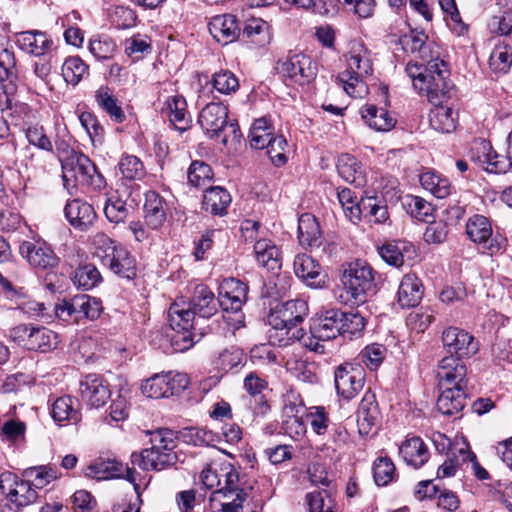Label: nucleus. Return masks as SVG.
I'll list each match as a JSON object with an SVG mask.
<instances>
[{
  "label": "nucleus",
  "mask_w": 512,
  "mask_h": 512,
  "mask_svg": "<svg viewBox=\"0 0 512 512\" xmlns=\"http://www.w3.org/2000/svg\"><path fill=\"white\" fill-rule=\"evenodd\" d=\"M334 382L338 395L351 400L363 389L365 372L358 364L344 363L336 368Z\"/></svg>",
  "instance_id": "dca6fc26"
},
{
  "label": "nucleus",
  "mask_w": 512,
  "mask_h": 512,
  "mask_svg": "<svg viewBox=\"0 0 512 512\" xmlns=\"http://www.w3.org/2000/svg\"><path fill=\"white\" fill-rule=\"evenodd\" d=\"M24 478H27L33 488L42 489L58 478L57 471L50 466L30 467L24 470Z\"/></svg>",
  "instance_id": "864d4df0"
},
{
  "label": "nucleus",
  "mask_w": 512,
  "mask_h": 512,
  "mask_svg": "<svg viewBox=\"0 0 512 512\" xmlns=\"http://www.w3.org/2000/svg\"><path fill=\"white\" fill-rule=\"evenodd\" d=\"M464 388V384L440 387L442 392L437 400L438 410L444 415L460 412L466 404Z\"/></svg>",
  "instance_id": "c756f323"
},
{
  "label": "nucleus",
  "mask_w": 512,
  "mask_h": 512,
  "mask_svg": "<svg viewBox=\"0 0 512 512\" xmlns=\"http://www.w3.org/2000/svg\"><path fill=\"white\" fill-rule=\"evenodd\" d=\"M189 304L198 317L210 318L217 313L220 300L215 298L214 293L206 285L199 284L195 287Z\"/></svg>",
  "instance_id": "7c9ffc66"
},
{
  "label": "nucleus",
  "mask_w": 512,
  "mask_h": 512,
  "mask_svg": "<svg viewBox=\"0 0 512 512\" xmlns=\"http://www.w3.org/2000/svg\"><path fill=\"white\" fill-rule=\"evenodd\" d=\"M465 376V365L453 355L442 358L436 369L439 387L463 384Z\"/></svg>",
  "instance_id": "a878e982"
},
{
  "label": "nucleus",
  "mask_w": 512,
  "mask_h": 512,
  "mask_svg": "<svg viewBox=\"0 0 512 512\" xmlns=\"http://www.w3.org/2000/svg\"><path fill=\"white\" fill-rule=\"evenodd\" d=\"M80 394L84 402L94 408L106 404L111 392L109 385L103 376L99 374H88L80 382Z\"/></svg>",
  "instance_id": "6ab92c4d"
},
{
  "label": "nucleus",
  "mask_w": 512,
  "mask_h": 512,
  "mask_svg": "<svg viewBox=\"0 0 512 512\" xmlns=\"http://www.w3.org/2000/svg\"><path fill=\"white\" fill-rule=\"evenodd\" d=\"M450 97V92L437 103H432L435 107L430 110L429 123L432 129L441 133H451L456 129L458 121V112L451 107L442 105L444 99Z\"/></svg>",
  "instance_id": "cd10ccee"
},
{
  "label": "nucleus",
  "mask_w": 512,
  "mask_h": 512,
  "mask_svg": "<svg viewBox=\"0 0 512 512\" xmlns=\"http://www.w3.org/2000/svg\"><path fill=\"white\" fill-rule=\"evenodd\" d=\"M337 170L339 175L348 183L356 187L366 185V173L362 164L350 154H342L337 160Z\"/></svg>",
  "instance_id": "72a5a7b5"
},
{
  "label": "nucleus",
  "mask_w": 512,
  "mask_h": 512,
  "mask_svg": "<svg viewBox=\"0 0 512 512\" xmlns=\"http://www.w3.org/2000/svg\"><path fill=\"white\" fill-rule=\"evenodd\" d=\"M470 160L479 168L495 174H502L509 171V161L506 158H500L489 141L485 139H476L473 141L470 151Z\"/></svg>",
  "instance_id": "f3484780"
},
{
  "label": "nucleus",
  "mask_w": 512,
  "mask_h": 512,
  "mask_svg": "<svg viewBox=\"0 0 512 512\" xmlns=\"http://www.w3.org/2000/svg\"><path fill=\"white\" fill-rule=\"evenodd\" d=\"M145 224L153 230L163 226L167 218V203L165 199L155 191L145 193L143 205Z\"/></svg>",
  "instance_id": "b1692460"
},
{
  "label": "nucleus",
  "mask_w": 512,
  "mask_h": 512,
  "mask_svg": "<svg viewBox=\"0 0 512 512\" xmlns=\"http://www.w3.org/2000/svg\"><path fill=\"white\" fill-rule=\"evenodd\" d=\"M216 464L207 465L201 472L202 484L213 489L221 485L224 478V486L212 492L209 499L211 512H255L244 505L247 492L238 471L231 464H222L219 469Z\"/></svg>",
  "instance_id": "f257e3e1"
},
{
  "label": "nucleus",
  "mask_w": 512,
  "mask_h": 512,
  "mask_svg": "<svg viewBox=\"0 0 512 512\" xmlns=\"http://www.w3.org/2000/svg\"><path fill=\"white\" fill-rule=\"evenodd\" d=\"M343 311L339 309H328L312 319L311 332L322 340L334 339L341 334L340 322Z\"/></svg>",
  "instance_id": "4be33fe9"
},
{
  "label": "nucleus",
  "mask_w": 512,
  "mask_h": 512,
  "mask_svg": "<svg viewBox=\"0 0 512 512\" xmlns=\"http://www.w3.org/2000/svg\"><path fill=\"white\" fill-rule=\"evenodd\" d=\"M374 292V271L369 264L356 260L344 266L337 295L340 302L358 306L364 304Z\"/></svg>",
  "instance_id": "39448f33"
},
{
  "label": "nucleus",
  "mask_w": 512,
  "mask_h": 512,
  "mask_svg": "<svg viewBox=\"0 0 512 512\" xmlns=\"http://www.w3.org/2000/svg\"><path fill=\"white\" fill-rule=\"evenodd\" d=\"M308 313V306L304 300L296 299L277 305L268 315V323L275 330L284 331L287 337L286 345L292 338L293 331L300 330L297 325L301 323Z\"/></svg>",
  "instance_id": "9b49d317"
},
{
  "label": "nucleus",
  "mask_w": 512,
  "mask_h": 512,
  "mask_svg": "<svg viewBox=\"0 0 512 512\" xmlns=\"http://www.w3.org/2000/svg\"><path fill=\"white\" fill-rule=\"evenodd\" d=\"M295 275L310 287H321L324 275L320 264L308 254H298L293 262Z\"/></svg>",
  "instance_id": "5701e85b"
},
{
  "label": "nucleus",
  "mask_w": 512,
  "mask_h": 512,
  "mask_svg": "<svg viewBox=\"0 0 512 512\" xmlns=\"http://www.w3.org/2000/svg\"><path fill=\"white\" fill-rule=\"evenodd\" d=\"M18 251L32 268L40 271L51 270L59 263L51 246L42 239L23 241Z\"/></svg>",
  "instance_id": "4468645a"
},
{
  "label": "nucleus",
  "mask_w": 512,
  "mask_h": 512,
  "mask_svg": "<svg viewBox=\"0 0 512 512\" xmlns=\"http://www.w3.org/2000/svg\"><path fill=\"white\" fill-rule=\"evenodd\" d=\"M16 44L25 53L41 57L52 51L54 42L52 38L40 30H28L16 34Z\"/></svg>",
  "instance_id": "aec40b11"
},
{
  "label": "nucleus",
  "mask_w": 512,
  "mask_h": 512,
  "mask_svg": "<svg viewBox=\"0 0 512 512\" xmlns=\"http://www.w3.org/2000/svg\"><path fill=\"white\" fill-rule=\"evenodd\" d=\"M406 73L420 93H425L429 102L437 103L451 90L447 64L438 58L427 59V65L408 62Z\"/></svg>",
  "instance_id": "20e7f679"
},
{
  "label": "nucleus",
  "mask_w": 512,
  "mask_h": 512,
  "mask_svg": "<svg viewBox=\"0 0 512 512\" xmlns=\"http://www.w3.org/2000/svg\"><path fill=\"white\" fill-rule=\"evenodd\" d=\"M64 213L70 224L82 231L87 230L96 218L92 205L79 199L68 202Z\"/></svg>",
  "instance_id": "c85d7f7f"
},
{
  "label": "nucleus",
  "mask_w": 512,
  "mask_h": 512,
  "mask_svg": "<svg viewBox=\"0 0 512 512\" xmlns=\"http://www.w3.org/2000/svg\"><path fill=\"white\" fill-rule=\"evenodd\" d=\"M246 356L242 349L237 346H230L223 349L215 360L216 367L224 372H228L239 366H243Z\"/></svg>",
  "instance_id": "3c124183"
},
{
  "label": "nucleus",
  "mask_w": 512,
  "mask_h": 512,
  "mask_svg": "<svg viewBox=\"0 0 512 512\" xmlns=\"http://www.w3.org/2000/svg\"><path fill=\"white\" fill-rule=\"evenodd\" d=\"M250 145L254 149H266L271 161L275 166H282L286 163L285 148L286 139L280 135L275 136L272 128L265 118L254 121L249 132Z\"/></svg>",
  "instance_id": "1a4fd4ad"
},
{
  "label": "nucleus",
  "mask_w": 512,
  "mask_h": 512,
  "mask_svg": "<svg viewBox=\"0 0 512 512\" xmlns=\"http://www.w3.org/2000/svg\"><path fill=\"white\" fill-rule=\"evenodd\" d=\"M212 85L218 92L229 95L238 90L239 81L231 71L222 70L213 75Z\"/></svg>",
  "instance_id": "69168bd1"
},
{
  "label": "nucleus",
  "mask_w": 512,
  "mask_h": 512,
  "mask_svg": "<svg viewBox=\"0 0 512 512\" xmlns=\"http://www.w3.org/2000/svg\"><path fill=\"white\" fill-rule=\"evenodd\" d=\"M164 373L154 374L141 384L142 393L148 398H168V388Z\"/></svg>",
  "instance_id": "4d7b16f0"
},
{
  "label": "nucleus",
  "mask_w": 512,
  "mask_h": 512,
  "mask_svg": "<svg viewBox=\"0 0 512 512\" xmlns=\"http://www.w3.org/2000/svg\"><path fill=\"white\" fill-rule=\"evenodd\" d=\"M298 239L302 246L316 249L322 244V234L316 217L304 213L298 220Z\"/></svg>",
  "instance_id": "473e14b6"
},
{
  "label": "nucleus",
  "mask_w": 512,
  "mask_h": 512,
  "mask_svg": "<svg viewBox=\"0 0 512 512\" xmlns=\"http://www.w3.org/2000/svg\"><path fill=\"white\" fill-rule=\"evenodd\" d=\"M169 322L170 326L174 331L180 330H194L195 317L198 316L191 305L187 309L179 308L177 303H174L169 308Z\"/></svg>",
  "instance_id": "49530a36"
},
{
  "label": "nucleus",
  "mask_w": 512,
  "mask_h": 512,
  "mask_svg": "<svg viewBox=\"0 0 512 512\" xmlns=\"http://www.w3.org/2000/svg\"><path fill=\"white\" fill-rule=\"evenodd\" d=\"M442 342L447 351L457 358L470 357L478 351V343L465 330L449 327L442 333Z\"/></svg>",
  "instance_id": "a211bd4d"
},
{
  "label": "nucleus",
  "mask_w": 512,
  "mask_h": 512,
  "mask_svg": "<svg viewBox=\"0 0 512 512\" xmlns=\"http://www.w3.org/2000/svg\"><path fill=\"white\" fill-rule=\"evenodd\" d=\"M489 65L498 73H507L512 65V48L508 45H497L493 49Z\"/></svg>",
  "instance_id": "13d9d810"
},
{
  "label": "nucleus",
  "mask_w": 512,
  "mask_h": 512,
  "mask_svg": "<svg viewBox=\"0 0 512 512\" xmlns=\"http://www.w3.org/2000/svg\"><path fill=\"white\" fill-rule=\"evenodd\" d=\"M346 69L339 73L338 80L344 91L353 98H362L368 93L365 78L373 73L372 52L362 41L352 40L344 54Z\"/></svg>",
  "instance_id": "7ed1b4c3"
},
{
  "label": "nucleus",
  "mask_w": 512,
  "mask_h": 512,
  "mask_svg": "<svg viewBox=\"0 0 512 512\" xmlns=\"http://www.w3.org/2000/svg\"><path fill=\"white\" fill-rule=\"evenodd\" d=\"M72 281L77 287L89 290L102 281V276L96 266L89 263L76 269Z\"/></svg>",
  "instance_id": "6e6d98bb"
},
{
  "label": "nucleus",
  "mask_w": 512,
  "mask_h": 512,
  "mask_svg": "<svg viewBox=\"0 0 512 512\" xmlns=\"http://www.w3.org/2000/svg\"><path fill=\"white\" fill-rule=\"evenodd\" d=\"M58 343V335L55 332L44 326L33 325L31 351L45 353L55 349Z\"/></svg>",
  "instance_id": "8fccbe9b"
},
{
  "label": "nucleus",
  "mask_w": 512,
  "mask_h": 512,
  "mask_svg": "<svg viewBox=\"0 0 512 512\" xmlns=\"http://www.w3.org/2000/svg\"><path fill=\"white\" fill-rule=\"evenodd\" d=\"M247 291L248 287L240 280H224L219 288L220 306L226 311L238 312L247 299Z\"/></svg>",
  "instance_id": "412c9836"
},
{
  "label": "nucleus",
  "mask_w": 512,
  "mask_h": 512,
  "mask_svg": "<svg viewBox=\"0 0 512 512\" xmlns=\"http://www.w3.org/2000/svg\"><path fill=\"white\" fill-rule=\"evenodd\" d=\"M102 310L103 307L99 299L82 294L56 305L55 314L65 322H79L83 319H97Z\"/></svg>",
  "instance_id": "f8f14e48"
},
{
  "label": "nucleus",
  "mask_w": 512,
  "mask_h": 512,
  "mask_svg": "<svg viewBox=\"0 0 512 512\" xmlns=\"http://www.w3.org/2000/svg\"><path fill=\"white\" fill-rule=\"evenodd\" d=\"M63 185L72 193V189L88 186L101 189L105 186L103 176L97 171L95 164L83 153L71 151L61 159Z\"/></svg>",
  "instance_id": "423d86ee"
},
{
  "label": "nucleus",
  "mask_w": 512,
  "mask_h": 512,
  "mask_svg": "<svg viewBox=\"0 0 512 512\" xmlns=\"http://www.w3.org/2000/svg\"><path fill=\"white\" fill-rule=\"evenodd\" d=\"M95 100L99 108L107 113L112 121L122 123L126 119L125 113L118 104L117 98L108 87L101 86L95 92Z\"/></svg>",
  "instance_id": "79ce46f5"
},
{
  "label": "nucleus",
  "mask_w": 512,
  "mask_h": 512,
  "mask_svg": "<svg viewBox=\"0 0 512 512\" xmlns=\"http://www.w3.org/2000/svg\"><path fill=\"white\" fill-rule=\"evenodd\" d=\"M77 401L69 396L59 397L52 404L51 416L54 421L62 423L65 421L77 422L80 419L79 412L75 406Z\"/></svg>",
  "instance_id": "de8ad7c7"
},
{
  "label": "nucleus",
  "mask_w": 512,
  "mask_h": 512,
  "mask_svg": "<svg viewBox=\"0 0 512 512\" xmlns=\"http://www.w3.org/2000/svg\"><path fill=\"white\" fill-rule=\"evenodd\" d=\"M466 235L484 253L489 255L497 254L507 246L506 237L498 232L493 233L490 220L480 214H475L468 218Z\"/></svg>",
  "instance_id": "9d476101"
},
{
  "label": "nucleus",
  "mask_w": 512,
  "mask_h": 512,
  "mask_svg": "<svg viewBox=\"0 0 512 512\" xmlns=\"http://www.w3.org/2000/svg\"><path fill=\"white\" fill-rule=\"evenodd\" d=\"M209 31L213 38L223 45L234 42L240 35L238 21L231 14L214 16L209 22Z\"/></svg>",
  "instance_id": "393cba45"
},
{
  "label": "nucleus",
  "mask_w": 512,
  "mask_h": 512,
  "mask_svg": "<svg viewBox=\"0 0 512 512\" xmlns=\"http://www.w3.org/2000/svg\"><path fill=\"white\" fill-rule=\"evenodd\" d=\"M115 50L116 44L109 37H95L90 40L89 51L98 60L112 58Z\"/></svg>",
  "instance_id": "338daca9"
},
{
  "label": "nucleus",
  "mask_w": 512,
  "mask_h": 512,
  "mask_svg": "<svg viewBox=\"0 0 512 512\" xmlns=\"http://www.w3.org/2000/svg\"><path fill=\"white\" fill-rule=\"evenodd\" d=\"M198 123L209 137H221L226 145L229 141H236L240 137L237 123H228V108L222 103H209L200 112Z\"/></svg>",
  "instance_id": "6e6552de"
},
{
  "label": "nucleus",
  "mask_w": 512,
  "mask_h": 512,
  "mask_svg": "<svg viewBox=\"0 0 512 512\" xmlns=\"http://www.w3.org/2000/svg\"><path fill=\"white\" fill-rule=\"evenodd\" d=\"M0 490L18 508L34 503L38 497L37 491L27 478L19 479L11 472L0 474Z\"/></svg>",
  "instance_id": "2eb2a0df"
},
{
  "label": "nucleus",
  "mask_w": 512,
  "mask_h": 512,
  "mask_svg": "<svg viewBox=\"0 0 512 512\" xmlns=\"http://www.w3.org/2000/svg\"><path fill=\"white\" fill-rule=\"evenodd\" d=\"M168 118L175 129L180 132L187 131L191 126V116L187 112V103L183 96L175 95L166 102Z\"/></svg>",
  "instance_id": "ea45409f"
},
{
  "label": "nucleus",
  "mask_w": 512,
  "mask_h": 512,
  "mask_svg": "<svg viewBox=\"0 0 512 512\" xmlns=\"http://www.w3.org/2000/svg\"><path fill=\"white\" fill-rule=\"evenodd\" d=\"M95 256L114 274L127 279L136 276V262L130 252L105 234L94 238Z\"/></svg>",
  "instance_id": "0eeeda50"
},
{
  "label": "nucleus",
  "mask_w": 512,
  "mask_h": 512,
  "mask_svg": "<svg viewBox=\"0 0 512 512\" xmlns=\"http://www.w3.org/2000/svg\"><path fill=\"white\" fill-rule=\"evenodd\" d=\"M395 466L390 458L379 457L373 465V476L378 486H385L393 481Z\"/></svg>",
  "instance_id": "680f3d73"
},
{
  "label": "nucleus",
  "mask_w": 512,
  "mask_h": 512,
  "mask_svg": "<svg viewBox=\"0 0 512 512\" xmlns=\"http://www.w3.org/2000/svg\"><path fill=\"white\" fill-rule=\"evenodd\" d=\"M104 213L110 222L121 223L128 217L129 211L125 201L118 196H110L105 201Z\"/></svg>",
  "instance_id": "e2e57ef3"
},
{
  "label": "nucleus",
  "mask_w": 512,
  "mask_h": 512,
  "mask_svg": "<svg viewBox=\"0 0 512 512\" xmlns=\"http://www.w3.org/2000/svg\"><path fill=\"white\" fill-rule=\"evenodd\" d=\"M415 248L405 241H394L386 243L379 248V255L389 265L400 267L406 259H412Z\"/></svg>",
  "instance_id": "e433bc0d"
},
{
  "label": "nucleus",
  "mask_w": 512,
  "mask_h": 512,
  "mask_svg": "<svg viewBox=\"0 0 512 512\" xmlns=\"http://www.w3.org/2000/svg\"><path fill=\"white\" fill-rule=\"evenodd\" d=\"M243 37L257 47H265L271 41L270 25L259 18H252L245 23Z\"/></svg>",
  "instance_id": "37998d69"
},
{
  "label": "nucleus",
  "mask_w": 512,
  "mask_h": 512,
  "mask_svg": "<svg viewBox=\"0 0 512 512\" xmlns=\"http://www.w3.org/2000/svg\"><path fill=\"white\" fill-rule=\"evenodd\" d=\"M380 419L375 394L366 391L357 410V425L360 434L367 435Z\"/></svg>",
  "instance_id": "bb28decb"
},
{
  "label": "nucleus",
  "mask_w": 512,
  "mask_h": 512,
  "mask_svg": "<svg viewBox=\"0 0 512 512\" xmlns=\"http://www.w3.org/2000/svg\"><path fill=\"white\" fill-rule=\"evenodd\" d=\"M231 200L226 189L220 186L210 187L204 192L202 208L212 215L223 216L227 213Z\"/></svg>",
  "instance_id": "4c0bfd02"
},
{
  "label": "nucleus",
  "mask_w": 512,
  "mask_h": 512,
  "mask_svg": "<svg viewBox=\"0 0 512 512\" xmlns=\"http://www.w3.org/2000/svg\"><path fill=\"white\" fill-rule=\"evenodd\" d=\"M338 200L346 215L352 222L360 220L362 214V200L356 201L355 193L349 188H343L337 192Z\"/></svg>",
  "instance_id": "bf43d9fd"
},
{
  "label": "nucleus",
  "mask_w": 512,
  "mask_h": 512,
  "mask_svg": "<svg viewBox=\"0 0 512 512\" xmlns=\"http://www.w3.org/2000/svg\"><path fill=\"white\" fill-rule=\"evenodd\" d=\"M277 69L286 80L299 85L310 83L317 74V64L301 52L289 54L278 63Z\"/></svg>",
  "instance_id": "ddd939ff"
},
{
  "label": "nucleus",
  "mask_w": 512,
  "mask_h": 512,
  "mask_svg": "<svg viewBox=\"0 0 512 512\" xmlns=\"http://www.w3.org/2000/svg\"><path fill=\"white\" fill-rule=\"evenodd\" d=\"M86 477L94 479H110L123 476L126 479V468L116 460L98 459L83 470Z\"/></svg>",
  "instance_id": "58836bf2"
},
{
  "label": "nucleus",
  "mask_w": 512,
  "mask_h": 512,
  "mask_svg": "<svg viewBox=\"0 0 512 512\" xmlns=\"http://www.w3.org/2000/svg\"><path fill=\"white\" fill-rule=\"evenodd\" d=\"M64 80L71 85H77L88 75V66L78 56L69 57L62 65Z\"/></svg>",
  "instance_id": "5fc2aeb1"
},
{
  "label": "nucleus",
  "mask_w": 512,
  "mask_h": 512,
  "mask_svg": "<svg viewBox=\"0 0 512 512\" xmlns=\"http://www.w3.org/2000/svg\"><path fill=\"white\" fill-rule=\"evenodd\" d=\"M365 327V318L359 312H343L340 322V335H356Z\"/></svg>",
  "instance_id": "774afa93"
},
{
  "label": "nucleus",
  "mask_w": 512,
  "mask_h": 512,
  "mask_svg": "<svg viewBox=\"0 0 512 512\" xmlns=\"http://www.w3.org/2000/svg\"><path fill=\"white\" fill-rule=\"evenodd\" d=\"M119 170L124 178L128 180H140L145 175L141 160L133 155L122 157L119 163Z\"/></svg>",
  "instance_id": "0e129e2a"
},
{
  "label": "nucleus",
  "mask_w": 512,
  "mask_h": 512,
  "mask_svg": "<svg viewBox=\"0 0 512 512\" xmlns=\"http://www.w3.org/2000/svg\"><path fill=\"white\" fill-rule=\"evenodd\" d=\"M152 447L143 449L140 452L131 454V466L126 467V480L133 484L134 490L140 497L141 475L136 471V467L142 471L157 470L161 471L172 467L178 461L175 451L177 447L175 433L168 429L158 430L153 433L151 438Z\"/></svg>",
  "instance_id": "f03ea898"
},
{
  "label": "nucleus",
  "mask_w": 512,
  "mask_h": 512,
  "mask_svg": "<svg viewBox=\"0 0 512 512\" xmlns=\"http://www.w3.org/2000/svg\"><path fill=\"white\" fill-rule=\"evenodd\" d=\"M301 408L297 407L294 403L284 406L282 429L292 439H300L306 433V425L299 415Z\"/></svg>",
  "instance_id": "a19ab883"
},
{
  "label": "nucleus",
  "mask_w": 512,
  "mask_h": 512,
  "mask_svg": "<svg viewBox=\"0 0 512 512\" xmlns=\"http://www.w3.org/2000/svg\"><path fill=\"white\" fill-rule=\"evenodd\" d=\"M427 36L421 31H411L401 37L400 43L407 52L418 53L419 57L427 60L430 57V49L426 45Z\"/></svg>",
  "instance_id": "603ef678"
},
{
  "label": "nucleus",
  "mask_w": 512,
  "mask_h": 512,
  "mask_svg": "<svg viewBox=\"0 0 512 512\" xmlns=\"http://www.w3.org/2000/svg\"><path fill=\"white\" fill-rule=\"evenodd\" d=\"M187 177L192 186L200 188L213 178V172L205 162L193 161L188 169Z\"/></svg>",
  "instance_id": "052dcab7"
},
{
  "label": "nucleus",
  "mask_w": 512,
  "mask_h": 512,
  "mask_svg": "<svg viewBox=\"0 0 512 512\" xmlns=\"http://www.w3.org/2000/svg\"><path fill=\"white\" fill-rule=\"evenodd\" d=\"M365 123L372 129L380 132H388L396 125V118L384 108L375 105H365L360 109Z\"/></svg>",
  "instance_id": "f704fd0d"
},
{
  "label": "nucleus",
  "mask_w": 512,
  "mask_h": 512,
  "mask_svg": "<svg viewBox=\"0 0 512 512\" xmlns=\"http://www.w3.org/2000/svg\"><path fill=\"white\" fill-rule=\"evenodd\" d=\"M399 452L403 460L414 468L423 466L430 457L426 444L417 436L406 439L400 446Z\"/></svg>",
  "instance_id": "c9c22d12"
},
{
  "label": "nucleus",
  "mask_w": 512,
  "mask_h": 512,
  "mask_svg": "<svg viewBox=\"0 0 512 512\" xmlns=\"http://www.w3.org/2000/svg\"><path fill=\"white\" fill-rule=\"evenodd\" d=\"M257 262L269 270L280 268V252L277 246L268 239H260L254 245Z\"/></svg>",
  "instance_id": "c03bdc74"
},
{
  "label": "nucleus",
  "mask_w": 512,
  "mask_h": 512,
  "mask_svg": "<svg viewBox=\"0 0 512 512\" xmlns=\"http://www.w3.org/2000/svg\"><path fill=\"white\" fill-rule=\"evenodd\" d=\"M17 80L18 70L14 52L0 43V82L2 85L10 84V89L16 90Z\"/></svg>",
  "instance_id": "a18cd8bd"
},
{
  "label": "nucleus",
  "mask_w": 512,
  "mask_h": 512,
  "mask_svg": "<svg viewBox=\"0 0 512 512\" xmlns=\"http://www.w3.org/2000/svg\"><path fill=\"white\" fill-rule=\"evenodd\" d=\"M398 303L402 308L417 306L423 297V285L415 274L403 276L398 289Z\"/></svg>",
  "instance_id": "2f4dec72"
},
{
  "label": "nucleus",
  "mask_w": 512,
  "mask_h": 512,
  "mask_svg": "<svg viewBox=\"0 0 512 512\" xmlns=\"http://www.w3.org/2000/svg\"><path fill=\"white\" fill-rule=\"evenodd\" d=\"M422 187L439 199L446 198L451 192L450 181L436 174L433 171H427L420 176Z\"/></svg>",
  "instance_id": "09e8293b"
}]
</instances>
